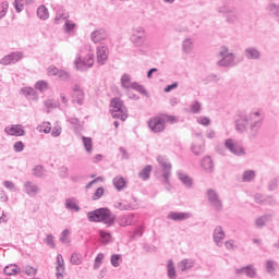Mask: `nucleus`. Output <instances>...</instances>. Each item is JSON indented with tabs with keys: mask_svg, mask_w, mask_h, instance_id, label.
<instances>
[{
	"mask_svg": "<svg viewBox=\"0 0 279 279\" xmlns=\"http://www.w3.org/2000/svg\"><path fill=\"white\" fill-rule=\"evenodd\" d=\"M263 119L260 111L251 112L248 116L242 114L240 119L235 121V130L240 134H243V132L247 131V125H250L248 138L254 141V138L258 136L260 128H263Z\"/></svg>",
	"mask_w": 279,
	"mask_h": 279,
	"instance_id": "obj_1",
	"label": "nucleus"
},
{
	"mask_svg": "<svg viewBox=\"0 0 279 279\" xmlns=\"http://www.w3.org/2000/svg\"><path fill=\"white\" fill-rule=\"evenodd\" d=\"M87 219L94 223H105L107 228L114 226L117 216L108 207H101L87 213Z\"/></svg>",
	"mask_w": 279,
	"mask_h": 279,
	"instance_id": "obj_2",
	"label": "nucleus"
},
{
	"mask_svg": "<svg viewBox=\"0 0 279 279\" xmlns=\"http://www.w3.org/2000/svg\"><path fill=\"white\" fill-rule=\"evenodd\" d=\"M110 106L113 108L110 110L113 119H120V121L128 119V108H125L121 98L111 99Z\"/></svg>",
	"mask_w": 279,
	"mask_h": 279,
	"instance_id": "obj_3",
	"label": "nucleus"
},
{
	"mask_svg": "<svg viewBox=\"0 0 279 279\" xmlns=\"http://www.w3.org/2000/svg\"><path fill=\"white\" fill-rule=\"evenodd\" d=\"M173 123L175 121V117L173 116H166V118L155 117L148 121V128L155 134L160 132H165V123Z\"/></svg>",
	"mask_w": 279,
	"mask_h": 279,
	"instance_id": "obj_4",
	"label": "nucleus"
},
{
	"mask_svg": "<svg viewBox=\"0 0 279 279\" xmlns=\"http://www.w3.org/2000/svg\"><path fill=\"white\" fill-rule=\"evenodd\" d=\"M131 43H133L135 47H143L145 43H147V33H145L144 27L137 26L132 29Z\"/></svg>",
	"mask_w": 279,
	"mask_h": 279,
	"instance_id": "obj_5",
	"label": "nucleus"
},
{
	"mask_svg": "<svg viewBox=\"0 0 279 279\" xmlns=\"http://www.w3.org/2000/svg\"><path fill=\"white\" fill-rule=\"evenodd\" d=\"M206 196L214 210H216L217 213H221V210H223V202H221V198L219 197L217 191L208 189L206 192Z\"/></svg>",
	"mask_w": 279,
	"mask_h": 279,
	"instance_id": "obj_6",
	"label": "nucleus"
},
{
	"mask_svg": "<svg viewBox=\"0 0 279 279\" xmlns=\"http://www.w3.org/2000/svg\"><path fill=\"white\" fill-rule=\"evenodd\" d=\"M225 147L230 151V154H233V156H245V148H243V144L233 138L226 140Z\"/></svg>",
	"mask_w": 279,
	"mask_h": 279,
	"instance_id": "obj_7",
	"label": "nucleus"
},
{
	"mask_svg": "<svg viewBox=\"0 0 279 279\" xmlns=\"http://www.w3.org/2000/svg\"><path fill=\"white\" fill-rule=\"evenodd\" d=\"M220 58L217 62L218 66H234L236 63H234L235 56L232 52H229L227 47H222L220 51Z\"/></svg>",
	"mask_w": 279,
	"mask_h": 279,
	"instance_id": "obj_8",
	"label": "nucleus"
},
{
	"mask_svg": "<svg viewBox=\"0 0 279 279\" xmlns=\"http://www.w3.org/2000/svg\"><path fill=\"white\" fill-rule=\"evenodd\" d=\"M157 162L162 169V178L165 184H169V178H171V162H169V159H167V157L163 156H158Z\"/></svg>",
	"mask_w": 279,
	"mask_h": 279,
	"instance_id": "obj_9",
	"label": "nucleus"
},
{
	"mask_svg": "<svg viewBox=\"0 0 279 279\" xmlns=\"http://www.w3.org/2000/svg\"><path fill=\"white\" fill-rule=\"evenodd\" d=\"M95 64V58L93 54H87L83 60L81 58H77L74 61V65L78 71H86L87 69H90Z\"/></svg>",
	"mask_w": 279,
	"mask_h": 279,
	"instance_id": "obj_10",
	"label": "nucleus"
},
{
	"mask_svg": "<svg viewBox=\"0 0 279 279\" xmlns=\"http://www.w3.org/2000/svg\"><path fill=\"white\" fill-rule=\"evenodd\" d=\"M71 97H72L73 104H77L78 106H84V99L86 97V94L84 93V89L78 84H75L73 86Z\"/></svg>",
	"mask_w": 279,
	"mask_h": 279,
	"instance_id": "obj_11",
	"label": "nucleus"
},
{
	"mask_svg": "<svg viewBox=\"0 0 279 279\" xmlns=\"http://www.w3.org/2000/svg\"><path fill=\"white\" fill-rule=\"evenodd\" d=\"M20 60H23V52L15 51V52H11L10 54L4 56L0 60V64H2L3 66H8L10 64H16V62H20Z\"/></svg>",
	"mask_w": 279,
	"mask_h": 279,
	"instance_id": "obj_12",
	"label": "nucleus"
},
{
	"mask_svg": "<svg viewBox=\"0 0 279 279\" xmlns=\"http://www.w3.org/2000/svg\"><path fill=\"white\" fill-rule=\"evenodd\" d=\"M219 12L227 14L228 23H236V21H239V13L234 10V8L220 7Z\"/></svg>",
	"mask_w": 279,
	"mask_h": 279,
	"instance_id": "obj_13",
	"label": "nucleus"
},
{
	"mask_svg": "<svg viewBox=\"0 0 279 279\" xmlns=\"http://www.w3.org/2000/svg\"><path fill=\"white\" fill-rule=\"evenodd\" d=\"M24 193L29 197H36L40 193V186H38L33 181H26L24 183Z\"/></svg>",
	"mask_w": 279,
	"mask_h": 279,
	"instance_id": "obj_14",
	"label": "nucleus"
},
{
	"mask_svg": "<svg viewBox=\"0 0 279 279\" xmlns=\"http://www.w3.org/2000/svg\"><path fill=\"white\" fill-rule=\"evenodd\" d=\"M96 58L100 66H104V64L108 62V48L104 45L98 46L96 51Z\"/></svg>",
	"mask_w": 279,
	"mask_h": 279,
	"instance_id": "obj_15",
	"label": "nucleus"
},
{
	"mask_svg": "<svg viewBox=\"0 0 279 279\" xmlns=\"http://www.w3.org/2000/svg\"><path fill=\"white\" fill-rule=\"evenodd\" d=\"M90 38L95 44L101 43V40H106V38H108V32L104 28L96 29L92 33Z\"/></svg>",
	"mask_w": 279,
	"mask_h": 279,
	"instance_id": "obj_16",
	"label": "nucleus"
},
{
	"mask_svg": "<svg viewBox=\"0 0 279 279\" xmlns=\"http://www.w3.org/2000/svg\"><path fill=\"white\" fill-rule=\"evenodd\" d=\"M236 276L245 275L247 278H256V269H254V266L248 265L243 268H236L235 269Z\"/></svg>",
	"mask_w": 279,
	"mask_h": 279,
	"instance_id": "obj_17",
	"label": "nucleus"
},
{
	"mask_svg": "<svg viewBox=\"0 0 279 279\" xmlns=\"http://www.w3.org/2000/svg\"><path fill=\"white\" fill-rule=\"evenodd\" d=\"M226 239V232H223V228L216 227L214 230V241L218 247H221L223 245L221 241Z\"/></svg>",
	"mask_w": 279,
	"mask_h": 279,
	"instance_id": "obj_18",
	"label": "nucleus"
},
{
	"mask_svg": "<svg viewBox=\"0 0 279 279\" xmlns=\"http://www.w3.org/2000/svg\"><path fill=\"white\" fill-rule=\"evenodd\" d=\"M4 132L10 136H25V130L21 125L7 126Z\"/></svg>",
	"mask_w": 279,
	"mask_h": 279,
	"instance_id": "obj_19",
	"label": "nucleus"
},
{
	"mask_svg": "<svg viewBox=\"0 0 279 279\" xmlns=\"http://www.w3.org/2000/svg\"><path fill=\"white\" fill-rule=\"evenodd\" d=\"M168 219H172V221H186V219H191V214L190 213L171 211L168 215Z\"/></svg>",
	"mask_w": 279,
	"mask_h": 279,
	"instance_id": "obj_20",
	"label": "nucleus"
},
{
	"mask_svg": "<svg viewBox=\"0 0 279 279\" xmlns=\"http://www.w3.org/2000/svg\"><path fill=\"white\" fill-rule=\"evenodd\" d=\"M201 167L207 171V173H213V171H215V163H213V158H210V156H205L202 159Z\"/></svg>",
	"mask_w": 279,
	"mask_h": 279,
	"instance_id": "obj_21",
	"label": "nucleus"
},
{
	"mask_svg": "<svg viewBox=\"0 0 279 279\" xmlns=\"http://www.w3.org/2000/svg\"><path fill=\"white\" fill-rule=\"evenodd\" d=\"M246 60H260V52L255 47H248L244 50Z\"/></svg>",
	"mask_w": 279,
	"mask_h": 279,
	"instance_id": "obj_22",
	"label": "nucleus"
},
{
	"mask_svg": "<svg viewBox=\"0 0 279 279\" xmlns=\"http://www.w3.org/2000/svg\"><path fill=\"white\" fill-rule=\"evenodd\" d=\"M22 95L27 99H32V101L38 100V92L32 87H24L21 89Z\"/></svg>",
	"mask_w": 279,
	"mask_h": 279,
	"instance_id": "obj_23",
	"label": "nucleus"
},
{
	"mask_svg": "<svg viewBox=\"0 0 279 279\" xmlns=\"http://www.w3.org/2000/svg\"><path fill=\"white\" fill-rule=\"evenodd\" d=\"M205 145H204V140H199L197 143L193 144L191 147V150L194 156H202L205 151Z\"/></svg>",
	"mask_w": 279,
	"mask_h": 279,
	"instance_id": "obj_24",
	"label": "nucleus"
},
{
	"mask_svg": "<svg viewBox=\"0 0 279 279\" xmlns=\"http://www.w3.org/2000/svg\"><path fill=\"white\" fill-rule=\"evenodd\" d=\"M62 258V255H58L57 256V267H56V276H57V279H63L64 278V259H61Z\"/></svg>",
	"mask_w": 279,
	"mask_h": 279,
	"instance_id": "obj_25",
	"label": "nucleus"
},
{
	"mask_svg": "<svg viewBox=\"0 0 279 279\" xmlns=\"http://www.w3.org/2000/svg\"><path fill=\"white\" fill-rule=\"evenodd\" d=\"M119 225L122 228H125V226H134V214L122 216L119 220Z\"/></svg>",
	"mask_w": 279,
	"mask_h": 279,
	"instance_id": "obj_26",
	"label": "nucleus"
},
{
	"mask_svg": "<svg viewBox=\"0 0 279 279\" xmlns=\"http://www.w3.org/2000/svg\"><path fill=\"white\" fill-rule=\"evenodd\" d=\"M178 178L187 189H191L193 186V179H191V177L186 175L182 171H178Z\"/></svg>",
	"mask_w": 279,
	"mask_h": 279,
	"instance_id": "obj_27",
	"label": "nucleus"
},
{
	"mask_svg": "<svg viewBox=\"0 0 279 279\" xmlns=\"http://www.w3.org/2000/svg\"><path fill=\"white\" fill-rule=\"evenodd\" d=\"M195 266V262L193 259H183L178 264V267L182 271H189V269H193Z\"/></svg>",
	"mask_w": 279,
	"mask_h": 279,
	"instance_id": "obj_28",
	"label": "nucleus"
},
{
	"mask_svg": "<svg viewBox=\"0 0 279 279\" xmlns=\"http://www.w3.org/2000/svg\"><path fill=\"white\" fill-rule=\"evenodd\" d=\"M167 272L169 279L178 278V274L175 272V266L173 265V260L169 259L167 264Z\"/></svg>",
	"mask_w": 279,
	"mask_h": 279,
	"instance_id": "obj_29",
	"label": "nucleus"
},
{
	"mask_svg": "<svg viewBox=\"0 0 279 279\" xmlns=\"http://www.w3.org/2000/svg\"><path fill=\"white\" fill-rule=\"evenodd\" d=\"M126 184L128 183L125 182V179L123 177H116L113 179V185L117 189V191H123Z\"/></svg>",
	"mask_w": 279,
	"mask_h": 279,
	"instance_id": "obj_30",
	"label": "nucleus"
},
{
	"mask_svg": "<svg viewBox=\"0 0 279 279\" xmlns=\"http://www.w3.org/2000/svg\"><path fill=\"white\" fill-rule=\"evenodd\" d=\"M3 274L5 276H14L16 274H21V268H19L17 265H10L3 269Z\"/></svg>",
	"mask_w": 279,
	"mask_h": 279,
	"instance_id": "obj_31",
	"label": "nucleus"
},
{
	"mask_svg": "<svg viewBox=\"0 0 279 279\" xmlns=\"http://www.w3.org/2000/svg\"><path fill=\"white\" fill-rule=\"evenodd\" d=\"M37 16L40 19V21H47V19H49V9H47L45 5H40L37 9Z\"/></svg>",
	"mask_w": 279,
	"mask_h": 279,
	"instance_id": "obj_32",
	"label": "nucleus"
},
{
	"mask_svg": "<svg viewBox=\"0 0 279 279\" xmlns=\"http://www.w3.org/2000/svg\"><path fill=\"white\" fill-rule=\"evenodd\" d=\"M194 41L192 38H185L182 43V50L184 53H191L193 51Z\"/></svg>",
	"mask_w": 279,
	"mask_h": 279,
	"instance_id": "obj_33",
	"label": "nucleus"
},
{
	"mask_svg": "<svg viewBox=\"0 0 279 279\" xmlns=\"http://www.w3.org/2000/svg\"><path fill=\"white\" fill-rule=\"evenodd\" d=\"M65 208L68 210H74V213H80V207L77 203H75V198H66L65 199Z\"/></svg>",
	"mask_w": 279,
	"mask_h": 279,
	"instance_id": "obj_34",
	"label": "nucleus"
},
{
	"mask_svg": "<svg viewBox=\"0 0 279 279\" xmlns=\"http://www.w3.org/2000/svg\"><path fill=\"white\" fill-rule=\"evenodd\" d=\"M45 108H47V112H51V110H56V108H60V102L53 100V99H48L44 101Z\"/></svg>",
	"mask_w": 279,
	"mask_h": 279,
	"instance_id": "obj_35",
	"label": "nucleus"
},
{
	"mask_svg": "<svg viewBox=\"0 0 279 279\" xmlns=\"http://www.w3.org/2000/svg\"><path fill=\"white\" fill-rule=\"evenodd\" d=\"M99 235H100V241L101 243H104V245H108V243L112 241V234H110V232L108 231L100 230Z\"/></svg>",
	"mask_w": 279,
	"mask_h": 279,
	"instance_id": "obj_36",
	"label": "nucleus"
},
{
	"mask_svg": "<svg viewBox=\"0 0 279 279\" xmlns=\"http://www.w3.org/2000/svg\"><path fill=\"white\" fill-rule=\"evenodd\" d=\"M151 175V166H146L142 171H140L138 177L145 182L149 180Z\"/></svg>",
	"mask_w": 279,
	"mask_h": 279,
	"instance_id": "obj_37",
	"label": "nucleus"
},
{
	"mask_svg": "<svg viewBox=\"0 0 279 279\" xmlns=\"http://www.w3.org/2000/svg\"><path fill=\"white\" fill-rule=\"evenodd\" d=\"M120 82L122 88H130V86H132V76H130V74H123Z\"/></svg>",
	"mask_w": 279,
	"mask_h": 279,
	"instance_id": "obj_38",
	"label": "nucleus"
},
{
	"mask_svg": "<svg viewBox=\"0 0 279 279\" xmlns=\"http://www.w3.org/2000/svg\"><path fill=\"white\" fill-rule=\"evenodd\" d=\"M256 178V172L254 170H246L242 174L243 182H252Z\"/></svg>",
	"mask_w": 279,
	"mask_h": 279,
	"instance_id": "obj_39",
	"label": "nucleus"
},
{
	"mask_svg": "<svg viewBox=\"0 0 279 279\" xmlns=\"http://www.w3.org/2000/svg\"><path fill=\"white\" fill-rule=\"evenodd\" d=\"M83 145L87 154H90L93 151V138L83 136L82 137Z\"/></svg>",
	"mask_w": 279,
	"mask_h": 279,
	"instance_id": "obj_40",
	"label": "nucleus"
},
{
	"mask_svg": "<svg viewBox=\"0 0 279 279\" xmlns=\"http://www.w3.org/2000/svg\"><path fill=\"white\" fill-rule=\"evenodd\" d=\"M69 19V13L64 12V10H59L54 17V23H60V21H66Z\"/></svg>",
	"mask_w": 279,
	"mask_h": 279,
	"instance_id": "obj_41",
	"label": "nucleus"
},
{
	"mask_svg": "<svg viewBox=\"0 0 279 279\" xmlns=\"http://www.w3.org/2000/svg\"><path fill=\"white\" fill-rule=\"evenodd\" d=\"M130 88H132L133 90H137V93H141V95H147V90L145 89V87L137 82L131 83Z\"/></svg>",
	"mask_w": 279,
	"mask_h": 279,
	"instance_id": "obj_42",
	"label": "nucleus"
},
{
	"mask_svg": "<svg viewBox=\"0 0 279 279\" xmlns=\"http://www.w3.org/2000/svg\"><path fill=\"white\" fill-rule=\"evenodd\" d=\"M36 90H39L40 93H45V90L49 89V84L46 81H38L35 84Z\"/></svg>",
	"mask_w": 279,
	"mask_h": 279,
	"instance_id": "obj_43",
	"label": "nucleus"
},
{
	"mask_svg": "<svg viewBox=\"0 0 279 279\" xmlns=\"http://www.w3.org/2000/svg\"><path fill=\"white\" fill-rule=\"evenodd\" d=\"M190 111L192 112V114H199V112H202V104L195 100L194 102H192Z\"/></svg>",
	"mask_w": 279,
	"mask_h": 279,
	"instance_id": "obj_44",
	"label": "nucleus"
},
{
	"mask_svg": "<svg viewBox=\"0 0 279 279\" xmlns=\"http://www.w3.org/2000/svg\"><path fill=\"white\" fill-rule=\"evenodd\" d=\"M110 263L112 267H119L121 263H123V259L121 258V255L119 254H113L111 255Z\"/></svg>",
	"mask_w": 279,
	"mask_h": 279,
	"instance_id": "obj_45",
	"label": "nucleus"
},
{
	"mask_svg": "<svg viewBox=\"0 0 279 279\" xmlns=\"http://www.w3.org/2000/svg\"><path fill=\"white\" fill-rule=\"evenodd\" d=\"M82 260H83L82 254H80V253H73V254L71 255L70 263H71L72 265H82Z\"/></svg>",
	"mask_w": 279,
	"mask_h": 279,
	"instance_id": "obj_46",
	"label": "nucleus"
},
{
	"mask_svg": "<svg viewBox=\"0 0 279 279\" xmlns=\"http://www.w3.org/2000/svg\"><path fill=\"white\" fill-rule=\"evenodd\" d=\"M270 218H271V216H269V215L262 216V217L257 218L256 219L257 228H263V226H265V223H267V221H269Z\"/></svg>",
	"mask_w": 279,
	"mask_h": 279,
	"instance_id": "obj_47",
	"label": "nucleus"
},
{
	"mask_svg": "<svg viewBox=\"0 0 279 279\" xmlns=\"http://www.w3.org/2000/svg\"><path fill=\"white\" fill-rule=\"evenodd\" d=\"M105 255L104 253H99L94 262V269H99L101 267V264L104 263Z\"/></svg>",
	"mask_w": 279,
	"mask_h": 279,
	"instance_id": "obj_48",
	"label": "nucleus"
},
{
	"mask_svg": "<svg viewBox=\"0 0 279 279\" xmlns=\"http://www.w3.org/2000/svg\"><path fill=\"white\" fill-rule=\"evenodd\" d=\"M33 174L36 177V178H43L45 175V168L43 166H36L34 169H33Z\"/></svg>",
	"mask_w": 279,
	"mask_h": 279,
	"instance_id": "obj_49",
	"label": "nucleus"
},
{
	"mask_svg": "<svg viewBox=\"0 0 279 279\" xmlns=\"http://www.w3.org/2000/svg\"><path fill=\"white\" fill-rule=\"evenodd\" d=\"M8 8H10V4L5 1L0 4V20L8 14Z\"/></svg>",
	"mask_w": 279,
	"mask_h": 279,
	"instance_id": "obj_50",
	"label": "nucleus"
},
{
	"mask_svg": "<svg viewBox=\"0 0 279 279\" xmlns=\"http://www.w3.org/2000/svg\"><path fill=\"white\" fill-rule=\"evenodd\" d=\"M45 243L49 246V247H56V240L53 238L52 234H48L45 239Z\"/></svg>",
	"mask_w": 279,
	"mask_h": 279,
	"instance_id": "obj_51",
	"label": "nucleus"
},
{
	"mask_svg": "<svg viewBox=\"0 0 279 279\" xmlns=\"http://www.w3.org/2000/svg\"><path fill=\"white\" fill-rule=\"evenodd\" d=\"M24 272L26 274V276H36L38 270L32 266H26L24 267Z\"/></svg>",
	"mask_w": 279,
	"mask_h": 279,
	"instance_id": "obj_52",
	"label": "nucleus"
},
{
	"mask_svg": "<svg viewBox=\"0 0 279 279\" xmlns=\"http://www.w3.org/2000/svg\"><path fill=\"white\" fill-rule=\"evenodd\" d=\"M59 80H62L63 82H66V80H70L71 74L64 70H60L58 74Z\"/></svg>",
	"mask_w": 279,
	"mask_h": 279,
	"instance_id": "obj_53",
	"label": "nucleus"
},
{
	"mask_svg": "<svg viewBox=\"0 0 279 279\" xmlns=\"http://www.w3.org/2000/svg\"><path fill=\"white\" fill-rule=\"evenodd\" d=\"M278 189V179H271L268 182V191H276Z\"/></svg>",
	"mask_w": 279,
	"mask_h": 279,
	"instance_id": "obj_54",
	"label": "nucleus"
},
{
	"mask_svg": "<svg viewBox=\"0 0 279 279\" xmlns=\"http://www.w3.org/2000/svg\"><path fill=\"white\" fill-rule=\"evenodd\" d=\"M13 149L14 151H16L17 154H20L21 151H23V149H25V144H23V142H16L13 145Z\"/></svg>",
	"mask_w": 279,
	"mask_h": 279,
	"instance_id": "obj_55",
	"label": "nucleus"
},
{
	"mask_svg": "<svg viewBox=\"0 0 279 279\" xmlns=\"http://www.w3.org/2000/svg\"><path fill=\"white\" fill-rule=\"evenodd\" d=\"M102 196H104V187H98L93 195V199L95 201L101 199Z\"/></svg>",
	"mask_w": 279,
	"mask_h": 279,
	"instance_id": "obj_56",
	"label": "nucleus"
},
{
	"mask_svg": "<svg viewBox=\"0 0 279 279\" xmlns=\"http://www.w3.org/2000/svg\"><path fill=\"white\" fill-rule=\"evenodd\" d=\"M59 175H60V178H69V168H66V167H61V168H59Z\"/></svg>",
	"mask_w": 279,
	"mask_h": 279,
	"instance_id": "obj_57",
	"label": "nucleus"
},
{
	"mask_svg": "<svg viewBox=\"0 0 279 279\" xmlns=\"http://www.w3.org/2000/svg\"><path fill=\"white\" fill-rule=\"evenodd\" d=\"M266 269L268 274H274L276 271V268L274 267V260L266 262Z\"/></svg>",
	"mask_w": 279,
	"mask_h": 279,
	"instance_id": "obj_58",
	"label": "nucleus"
},
{
	"mask_svg": "<svg viewBox=\"0 0 279 279\" xmlns=\"http://www.w3.org/2000/svg\"><path fill=\"white\" fill-rule=\"evenodd\" d=\"M197 122L201 124V125H205V126H208L210 125V119L206 118V117H199L197 119Z\"/></svg>",
	"mask_w": 279,
	"mask_h": 279,
	"instance_id": "obj_59",
	"label": "nucleus"
},
{
	"mask_svg": "<svg viewBox=\"0 0 279 279\" xmlns=\"http://www.w3.org/2000/svg\"><path fill=\"white\" fill-rule=\"evenodd\" d=\"M59 73H60V70L53 65H50L48 68V75L56 76V75H59Z\"/></svg>",
	"mask_w": 279,
	"mask_h": 279,
	"instance_id": "obj_60",
	"label": "nucleus"
},
{
	"mask_svg": "<svg viewBox=\"0 0 279 279\" xmlns=\"http://www.w3.org/2000/svg\"><path fill=\"white\" fill-rule=\"evenodd\" d=\"M65 32H73V29H75V23L66 20L65 21Z\"/></svg>",
	"mask_w": 279,
	"mask_h": 279,
	"instance_id": "obj_61",
	"label": "nucleus"
},
{
	"mask_svg": "<svg viewBox=\"0 0 279 279\" xmlns=\"http://www.w3.org/2000/svg\"><path fill=\"white\" fill-rule=\"evenodd\" d=\"M14 8L16 12H23V0H15Z\"/></svg>",
	"mask_w": 279,
	"mask_h": 279,
	"instance_id": "obj_62",
	"label": "nucleus"
},
{
	"mask_svg": "<svg viewBox=\"0 0 279 279\" xmlns=\"http://www.w3.org/2000/svg\"><path fill=\"white\" fill-rule=\"evenodd\" d=\"M254 199H255L256 204H263V202H265V196L260 193H256L254 195Z\"/></svg>",
	"mask_w": 279,
	"mask_h": 279,
	"instance_id": "obj_63",
	"label": "nucleus"
},
{
	"mask_svg": "<svg viewBox=\"0 0 279 279\" xmlns=\"http://www.w3.org/2000/svg\"><path fill=\"white\" fill-rule=\"evenodd\" d=\"M143 230H144V227L143 226H140L137 227L134 232H133V236H142L143 235Z\"/></svg>",
	"mask_w": 279,
	"mask_h": 279,
	"instance_id": "obj_64",
	"label": "nucleus"
}]
</instances>
